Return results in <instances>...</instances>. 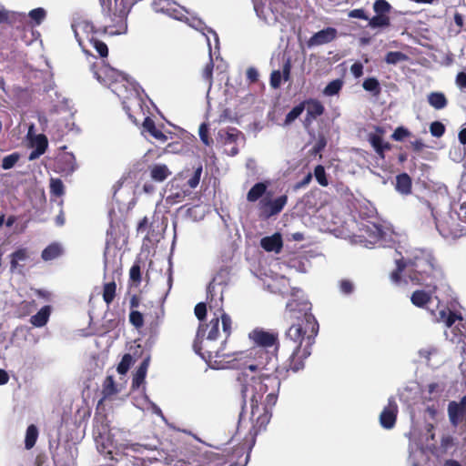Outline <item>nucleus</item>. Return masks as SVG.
<instances>
[{
    "label": "nucleus",
    "mask_w": 466,
    "mask_h": 466,
    "mask_svg": "<svg viewBox=\"0 0 466 466\" xmlns=\"http://www.w3.org/2000/svg\"><path fill=\"white\" fill-rule=\"evenodd\" d=\"M225 363L231 368L240 365L233 362L241 361L244 371L238 378L242 407L250 401V420L252 427L249 433L256 437L265 431L272 417V408L276 405L280 389V380L275 372L278 370V355L274 350L262 348H251L248 352L230 354Z\"/></svg>",
    "instance_id": "f257e3e1"
},
{
    "label": "nucleus",
    "mask_w": 466,
    "mask_h": 466,
    "mask_svg": "<svg viewBox=\"0 0 466 466\" xmlns=\"http://www.w3.org/2000/svg\"><path fill=\"white\" fill-rule=\"evenodd\" d=\"M216 281L214 278L207 288V301L210 310L215 309L213 317L208 323H200L196 339L193 343L195 352L200 355L207 362L214 363L218 369H223L225 366L222 364L226 359L231 358L230 353H226L224 348L212 350L209 343L216 340L219 334V321L222 323V330L225 334V340L230 336L232 331V319L223 309V294L220 293V298L216 299Z\"/></svg>",
    "instance_id": "f03ea898"
},
{
    "label": "nucleus",
    "mask_w": 466,
    "mask_h": 466,
    "mask_svg": "<svg viewBox=\"0 0 466 466\" xmlns=\"http://www.w3.org/2000/svg\"><path fill=\"white\" fill-rule=\"evenodd\" d=\"M286 310L293 321L286 331V339L295 345L289 359L288 370L297 372L304 368V360L311 354L319 323L311 313V303L308 300L292 299L287 303Z\"/></svg>",
    "instance_id": "7ed1b4c3"
},
{
    "label": "nucleus",
    "mask_w": 466,
    "mask_h": 466,
    "mask_svg": "<svg viewBox=\"0 0 466 466\" xmlns=\"http://www.w3.org/2000/svg\"><path fill=\"white\" fill-rule=\"evenodd\" d=\"M407 279L413 285L435 288L444 278L434 256L425 249H415L404 258Z\"/></svg>",
    "instance_id": "20e7f679"
},
{
    "label": "nucleus",
    "mask_w": 466,
    "mask_h": 466,
    "mask_svg": "<svg viewBox=\"0 0 466 466\" xmlns=\"http://www.w3.org/2000/svg\"><path fill=\"white\" fill-rule=\"evenodd\" d=\"M203 167L200 163L192 168H185L179 172L172 181V187L179 188V191L171 195V197L179 198L191 194L200 181Z\"/></svg>",
    "instance_id": "39448f33"
},
{
    "label": "nucleus",
    "mask_w": 466,
    "mask_h": 466,
    "mask_svg": "<svg viewBox=\"0 0 466 466\" xmlns=\"http://www.w3.org/2000/svg\"><path fill=\"white\" fill-rule=\"evenodd\" d=\"M218 451H207L195 452L194 451L185 459L180 460L181 466H229L228 452L226 450L217 449Z\"/></svg>",
    "instance_id": "423d86ee"
},
{
    "label": "nucleus",
    "mask_w": 466,
    "mask_h": 466,
    "mask_svg": "<svg viewBox=\"0 0 466 466\" xmlns=\"http://www.w3.org/2000/svg\"><path fill=\"white\" fill-rule=\"evenodd\" d=\"M127 15L128 10L124 5L120 7L116 6L114 12H107L103 15L106 25L103 27V33L110 35H121L127 33Z\"/></svg>",
    "instance_id": "0eeeda50"
},
{
    "label": "nucleus",
    "mask_w": 466,
    "mask_h": 466,
    "mask_svg": "<svg viewBox=\"0 0 466 466\" xmlns=\"http://www.w3.org/2000/svg\"><path fill=\"white\" fill-rule=\"evenodd\" d=\"M128 242V227L122 220H112L106 231V249L121 248Z\"/></svg>",
    "instance_id": "6e6552de"
},
{
    "label": "nucleus",
    "mask_w": 466,
    "mask_h": 466,
    "mask_svg": "<svg viewBox=\"0 0 466 466\" xmlns=\"http://www.w3.org/2000/svg\"><path fill=\"white\" fill-rule=\"evenodd\" d=\"M271 197L272 193L268 192V194L263 198H261L258 203L260 216L264 218H269L279 214L287 205V195H281L274 199L271 198Z\"/></svg>",
    "instance_id": "1a4fd4ad"
},
{
    "label": "nucleus",
    "mask_w": 466,
    "mask_h": 466,
    "mask_svg": "<svg viewBox=\"0 0 466 466\" xmlns=\"http://www.w3.org/2000/svg\"><path fill=\"white\" fill-rule=\"evenodd\" d=\"M427 205L431 210V216L435 220L436 228L443 238H457L462 235V229L460 228V225L455 218L451 216H446L441 219H437L431 204L427 202Z\"/></svg>",
    "instance_id": "9d476101"
},
{
    "label": "nucleus",
    "mask_w": 466,
    "mask_h": 466,
    "mask_svg": "<svg viewBox=\"0 0 466 466\" xmlns=\"http://www.w3.org/2000/svg\"><path fill=\"white\" fill-rule=\"evenodd\" d=\"M249 339L254 342L253 348H262L267 350L278 352L279 348L278 333L266 331L262 329H255L249 335Z\"/></svg>",
    "instance_id": "9b49d317"
},
{
    "label": "nucleus",
    "mask_w": 466,
    "mask_h": 466,
    "mask_svg": "<svg viewBox=\"0 0 466 466\" xmlns=\"http://www.w3.org/2000/svg\"><path fill=\"white\" fill-rule=\"evenodd\" d=\"M398 413L399 407L394 397L389 398L387 405L383 408L380 414V426L386 430H391L394 428L397 421Z\"/></svg>",
    "instance_id": "f8f14e48"
},
{
    "label": "nucleus",
    "mask_w": 466,
    "mask_h": 466,
    "mask_svg": "<svg viewBox=\"0 0 466 466\" xmlns=\"http://www.w3.org/2000/svg\"><path fill=\"white\" fill-rule=\"evenodd\" d=\"M385 130L381 127H375V133H370L368 135V141L381 159L385 158V151L391 149L392 146L390 143L384 141L383 135Z\"/></svg>",
    "instance_id": "ddd939ff"
},
{
    "label": "nucleus",
    "mask_w": 466,
    "mask_h": 466,
    "mask_svg": "<svg viewBox=\"0 0 466 466\" xmlns=\"http://www.w3.org/2000/svg\"><path fill=\"white\" fill-rule=\"evenodd\" d=\"M302 102L305 104V109L307 111L303 120V126L305 128H309L317 117L324 114L325 107L319 100L315 98H309Z\"/></svg>",
    "instance_id": "4468645a"
},
{
    "label": "nucleus",
    "mask_w": 466,
    "mask_h": 466,
    "mask_svg": "<svg viewBox=\"0 0 466 466\" xmlns=\"http://www.w3.org/2000/svg\"><path fill=\"white\" fill-rule=\"evenodd\" d=\"M448 414L450 421L454 427L466 420V395L459 402L452 400L449 403Z\"/></svg>",
    "instance_id": "2eb2a0df"
},
{
    "label": "nucleus",
    "mask_w": 466,
    "mask_h": 466,
    "mask_svg": "<svg viewBox=\"0 0 466 466\" xmlns=\"http://www.w3.org/2000/svg\"><path fill=\"white\" fill-rule=\"evenodd\" d=\"M438 284H435V288L424 287L425 289H417L412 292L410 296L411 303L418 308L426 307L432 299V295L438 289Z\"/></svg>",
    "instance_id": "dca6fc26"
},
{
    "label": "nucleus",
    "mask_w": 466,
    "mask_h": 466,
    "mask_svg": "<svg viewBox=\"0 0 466 466\" xmlns=\"http://www.w3.org/2000/svg\"><path fill=\"white\" fill-rule=\"evenodd\" d=\"M337 36V30L334 27H327L315 33L308 41L309 46H321L333 41Z\"/></svg>",
    "instance_id": "f3484780"
},
{
    "label": "nucleus",
    "mask_w": 466,
    "mask_h": 466,
    "mask_svg": "<svg viewBox=\"0 0 466 466\" xmlns=\"http://www.w3.org/2000/svg\"><path fill=\"white\" fill-rule=\"evenodd\" d=\"M228 452L229 466H246L249 460V453L244 445L237 446Z\"/></svg>",
    "instance_id": "a211bd4d"
},
{
    "label": "nucleus",
    "mask_w": 466,
    "mask_h": 466,
    "mask_svg": "<svg viewBox=\"0 0 466 466\" xmlns=\"http://www.w3.org/2000/svg\"><path fill=\"white\" fill-rule=\"evenodd\" d=\"M261 248L268 252L279 253L283 248V240L280 233L264 237L260 240Z\"/></svg>",
    "instance_id": "6ab92c4d"
},
{
    "label": "nucleus",
    "mask_w": 466,
    "mask_h": 466,
    "mask_svg": "<svg viewBox=\"0 0 466 466\" xmlns=\"http://www.w3.org/2000/svg\"><path fill=\"white\" fill-rule=\"evenodd\" d=\"M407 270L404 258L396 259V268L390 274V281L396 286L407 283Z\"/></svg>",
    "instance_id": "aec40b11"
},
{
    "label": "nucleus",
    "mask_w": 466,
    "mask_h": 466,
    "mask_svg": "<svg viewBox=\"0 0 466 466\" xmlns=\"http://www.w3.org/2000/svg\"><path fill=\"white\" fill-rule=\"evenodd\" d=\"M8 25L17 30L29 31L33 35V26L28 23L27 16L25 14L12 12Z\"/></svg>",
    "instance_id": "412c9836"
},
{
    "label": "nucleus",
    "mask_w": 466,
    "mask_h": 466,
    "mask_svg": "<svg viewBox=\"0 0 466 466\" xmlns=\"http://www.w3.org/2000/svg\"><path fill=\"white\" fill-rule=\"evenodd\" d=\"M123 109L125 110V112L128 116L129 119L133 123H135V124L138 123V120L137 119V117L133 114V112L138 113V114H141V113L143 114V109H142L140 99L136 97L134 99H127L126 101H123Z\"/></svg>",
    "instance_id": "4be33fe9"
},
{
    "label": "nucleus",
    "mask_w": 466,
    "mask_h": 466,
    "mask_svg": "<svg viewBox=\"0 0 466 466\" xmlns=\"http://www.w3.org/2000/svg\"><path fill=\"white\" fill-rule=\"evenodd\" d=\"M268 182L256 183L248 192L247 200L250 203L260 201L268 194Z\"/></svg>",
    "instance_id": "5701e85b"
},
{
    "label": "nucleus",
    "mask_w": 466,
    "mask_h": 466,
    "mask_svg": "<svg viewBox=\"0 0 466 466\" xmlns=\"http://www.w3.org/2000/svg\"><path fill=\"white\" fill-rule=\"evenodd\" d=\"M34 150L29 155V159L34 160L42 156L47 149L48 141L45 135H38L35 137L34 142Z\"/></svg>",
    "instance_id": "b1692460"
},
{
    "label": "nucleus",
    "mask_w": 466,
    "mask_h": 466,
    "mask_svg": "<svg viewBox=\"0 0 466 466\" xmlns=\"http://www.w3.org/2000/svg\"><path fill=\"white\" fill-rule=\"evenodd\" d=\"M142 126L144 130L148 132L157 140L161 142H166L167 140V136L157 128L155 121L150 116H146L144 118Z\"/></svg>",
    "instance_id": "393cba45"
},
{
    "label": "nucleus",
    "mask_w": 466,
    "mask_h": 466,
    "mask_svg": "<svg viewBox=\"0 0 466 466\" xmlns=\"http://www.w3.org/2000/svg\"><path fill=\"white\" fill-rule=\"evenodd\" d=\"M171 174V171L165 164H156L150 167V177L156 182L165 181Z\"/></svg>",
    "instance_id": "a878e982"
},
{
    "label": "nucleus",
    "mask_w": 466,
    "mask_h": 466,
    "mask_svg": "<svg viewBox=\"0 0 466 466\" xmlns=\"http://www.w3.org/2000/svg\"><path fill=\"white\" fill-rule=\"evenodd\" d=\"M427 101L431 106L436 110H441L448 105V99L442 92H431L427 96Z\"/></svg>",
    "instance_id": "bb28decb"
},
{
    "label": "nucleus",
    "mask_w": 466,
    "mask_h": 466,
    "mask_svg": "<svg viewBox=\"0 0 466 466\" xmlns=\"http://www.w3.org/2000/svg\"><path fill=\"white\" fill-rule=\"evenodd\" d=\"M51 307L44 306L36 314L30 318V323L36 328L44 327L50 317Z\"/></svg>",
    "instance_id": "cd10ccee"
},
{
    "label": "nucleus",
    "mask_w": 466,
    "mask_h": 466,
    "mask_svg": "<svg viewBox=\"0 0 466 466\" xmlns=\"http://www.w3.org/2000/svg\"><path fill=\"white\" fill-rule=\"evenodd\" d=\"M412 181L407 173H401L396 177V189L401 194L408 195L411 192Z\"/></svg>",
    "instance_id": "c85d7f7f"
},
{
    "label": "nucleus",
    "mask_w": 466,
    "mask_h": 466,
    "mask_svg": "<svg viewBox=\"0 0 466 466\" xmlns=\"http://www.w3.org/2000/svg\"><path fill=\"white\" fill-rule=\"evenodd\" d=\"M116 296V283L115 280L106 282L103 285V300L106 306H110Z\"/></svg>",
    "instance_id": "c756f323"
},
{
    "label": "nucleus",
    "mask_w": 466,
    "mask_h": 466,
    "mask_svg": "<svg viewBox=\"0 0 466 466\" xmlns=\"http://www.w3.org/2000/svg\"><path fill=\"white\" fill-rule=\"evenodd\" d=\"M362 87L375 97H378L381 93L380 84L376 77L366 78L362 83Z\"/></svg>",
    "instance_id": "7c9ffc66"
},
{
    "label": "nucleus",
    "mask_w": 466,
    "mask_h": 466,
    "mask_svg": "<svg viewBox=\"0 0 466 466\" xmlns=\"http://www.w3.org/2000/svg\"><path fill=\"white\" fill-rule=\"evenodd\" d=\"M368 20L369 26L371 28L388 27L390 25V18L386 14H376V15Z\"/></svg>",
    "instance_id": "2f4dec72"
},
{
    "label": "nucleus",
    "mask_w": 466,
    "mask_h": 466,
    "mask_svg": "<svg viewBox=\"0 0 466 466\" xmlns=\"http://www.w3.org/2000/svg\"><path fill=\"white\" fill-rule=\"evenodd\" d=\"M38 438L37 427L31 424L27 427L25 438V447L26 450H31L35 445Z\"/></svg>",
    "instance_id": "473e14b6"
},
{
    "label": "nucleus",
    "mask_w": 466,
    "mask_h": 466,
    "mask_svg": "<svg viewBox=\"0 0 466 466\" xmlns=\"http://www.w3.org/2000/svg\"><path fill=\"white\" fill-rule=\"evenodd\" d=\"M57 164L63 172L72 173L75 170V158L73 155H64L58 160Z\"/></svg>",
    "instance_id": "72a5a7b5"
},
{
    "label": "nucleus",
    "mask_w": 466,
    "mask_h": 466,
    "mask_svg": "<svg viewBox=\"0 0 466 466\" xmlns=\"http://www.w3.org/2000/svg\"><path fill=\"white\" fill-rule=\"evenodd\" d=\"M240 135H241V132L238 131L237 128H230L228 130H220L218 132V136L220 137V138L224 144L235 143Z\"/></svg>",
    "instance_id": "f704fd0d"
},
{
    "label": "nucleus",
    "mask_w": 466,
    "mask_h": 466,
    "mask_svg": "<svg viewBox=\"0 0 466 466\" xmlns=\"http://www.w3.org/2000/svg\"><path fill=\"white\" fill-rule=\"evenodd\" d=\"M36 308L35 301L33 300H23L21 301L16 308V312L18 317H25L33 312V310Z\"/></svg>",
    "instance_id": "c9c22d12"
},
{
    "label": "nucleus",
    "mask_w": 466,
    "mask_h": 466,
    "mask_svg": "<svg viewBox=\"0 0 466 466\" xmlns=\"http://www.w3.org/2000/svg\"><path fill=\"white\" fill-rule=\"evenodd\" d=\"M408 56L400 51H390L386 54L384 61L389 65H396L408 60Z\"/></svg>",
    "instance_id": "e433bc0d"
},
{
    "label": "nucleus",
    "mask_w": 466,
    "mask_h": 466,
    "mask_svg": "<svg viewBox=\"0 0 466 466\" xmlns=\"http://www.w3.org/2000/svg\"><path fill=\"white\" fill-rule=\"evenodd\" d=\"M46 16V12L42 7H37L33 10H31L28 14V17L31 19V22L33 25H31L33 27L35 25H39L42 24V22L45 20Z\"/></svg>",
    "instance_id": "4c0bfd02"
},
{
    "label": "nucleus",
    "mask_w": 466,
    "mask_h": 466,
    "mask_svg": "<svg viewBox=\"0 0 466 466\" xmlns=\"http://www.w3.org/2000/svg\"><path fill=\"white\" fill-rule=\"evenodd\" d=\"M27 251L25 248H18L11 254L10 268L14 271L18 267V262L27 258Z\"/></svg>",
    "instance_id": "58836bf2"
},
{
    "label": "nucleus",
    "mask_w": 466,
    "mask_h": 466,
    "mask_svg": "<svg viewBox=\"0 0 466 466\" xmlns=\"http://www.w3.org/2000/svg\"><path fill=\"white\" fill-rule=\"evenodd\" d=\"M60 254L61 249L59 246L56 244H51L42 251L41 257L44 260L47 261L57 258Z\"/></svg>",
    "instance_id": "ea45409f"
},
{
    "label": "nucleus",
    "mask_w": 466,
    "mask_h": 466,
    "mask_svg": "<svg viewBox=\"0 0 466 466\" xmlns=\"http://www.w3.org/2000/svg\"><path fill=\"white\" fill-rule=\"evenodd\" d=\"M343 81L340 79H335L329 82L323 90V94L328 96L338 95L341 90Z\"/></svg>",
    "instance_id": "a19ab883"
},
{
    "label": "nucleus",
    "mask_w": 466,
    "mask_h": 466,
    "mask_svg": "<svg viewBox=\"0 0 466 466\" xmlns=\"http://www.w3.org/2000/svg\"><path fill=\"white\" fill-rule=\"evenodd\" d=\"M305 104L300 102L299 105L295 106L287 115L284 120L285 125H289L293 121H295L304 111Z\"/></svg>",
    "instance_id": "79ce46f5"
},
{
    "label": "nucleus",
    "mask_w": 466,
    "mask_h": 466,
    "mask_svg": "<svg viewBox=\"0 0 466 466\" xmlns=\"http://www.w3.org/2000/svg\"><path fill=\"white\" fill-rule=\"evenodd\" d=\"M51 196L60 198L65 194V187L60 178H51L50 180Z\"/></svg>",
    "instance_id": "37998d69"
},
{
    "label": "nucleus",
    "mask_w": 466,
    "mask_h": 466,
    "mask_svg": "<svg viewBox=\"0 0 466 466\" xmlns=\"http://www.w3.org/2000/svg\"><path fill=\"white\" fill-rule=\"evenodd\" d=\"M147 361H148L147 360H145L141 363L139 368L137 369V370L135 374V377L133 379V385H136L138 387L140 385V383L145 380L147 370V365H148Z\"/></svg>",
    "instance_id": "c03bdc74"
},
{
    "label": "nucleus",
    "mask_w": 466,
    "mask_h": 466,
    "mask_svg": "<svg viewBox=\"0 0 466 466\" xmlns=\"http://www.w3.org/2000/svg\"><path fill=\"white\" fill-rule=\"evenodd\" d=\"M129 322L136 329H141L144 326V315L138 310H131L129 313Z\"/></svg>",
    "instance_id": "a18cd8bd"
},
{
    "label": "nucleus",
    "mask_w": 466,
    "mask_h": 466,
    "mask_svg": "<svg viewBox=\"0 0 466 466\" xmlns=\"http://www.w3.org/2000/svg\"><path fill=\"white\" fill-rule=\"evenodd\" d=\"M314 176L318 183L322 187L329 185V180L326 176V171L323 166L318 165L314 169Z\"/></svg>",
    "instance_id": "49530a36"
},
{
    "label": "nucleus",
    "mask_w": 466,
    "mask_h": 466,
    "mask_svg": "<svg viewBox=\"0 0 466 466\" xmlns=\"http://www.w3.org/2000/svg\"><path fill=\"white\" fill-rule=\"evenodd\" d=\"M373 10L376 14H386L389 15L391 5L386 0H376L373 4Z\"/></svg>",
    "instance_id": "de8ad7c7"
},
{
    "label": "nucleus",
    "mask_w": 466,
    "mask_h": 466,
    "mask_svg": "<svg viewBox=\"0 0 466 466\" xmlns=\"http://www.w3.org/2000/svg\"><path fill=\"white\" fill-rule=\"evenodd\" d=\"M90 43L101 57H106L108 56V47L106 43L95 38H92Z\"/></svg>",
    "instance_id": "09e8293b"
},
{
    "label": "nucleus",
    "mask_w": 466,
    "mask_h": 466,
    "mask_svg": "<svg viewBox=\"0 0 466 466\" xmlns=\"http://www.w3.org/2000/svg\"><path fill=\"white\" fill-rule=\"evenodd\" d=\"M445 126L440 121H434L430 126V132L432 137H441L445 133Z\"/></svg>",
    "instance_id": "8fccbe9b"
},
{
    "label": "nucleus",
    "mask_w": 466,
    "mask_h": 466,
    "mask_svg": "<svg viewBox=\"0 0 466 466\" xmlns=\"http://www.w3.org/2000/svg\"><path fill=\"white\" fill-rule=\"evenodd\" d=\"M411 135L410 130L404 127H398L391 134V138L395 141H403Z\"/></svg>",
    "instance_id": "3c124183"
},
{
    "label": "nucleus",
    "mask_w": 466,
    "mask_h": 466,
    "mask_svg": "<svg viewBox=\"0 0 466 466\" xmlns=\"http://www.w3.org/2000/svg\"><path fill=\"white\" fill-rule=\"evenodd\" d=\"M199 137L203 144L210 146L213 143V139L208 136V126L206 123H202L198 130Z\"/></svg>",
    "instance_id": "603ef678"
},
{
    "label": "nucleus",
    "mask_w": 466,
    "mask_h": 466,
    "mask_svg": "<svg viewBox=\"0 0 466 466\" xmlns=\"http://www.w3.org/2000/svg\"><path fill=\"white\" fill-rule=\"evenodd\" d=\"M19 155L17 153L5 156L2 160V167L4 169H10L17 163Z\"/></svg>",
    "instance_id": "864d4df0"
},
{
    "label": "nucleus",
    "mask_w": 466,
    "mask_h": 466,
    "mask_svg": "<svg viewBox=\"0 0 466 466\" xmlns=\"http://www.w3.org/2000/svg\"><path fill=\"white\" fill-rule=\"evenodd\" d=\"M129 278L133 282H141V268L139 263H134L129 270Z\"/></svg>",
    "instance_id": "5fc2aeb1"
},
{
    "label": "nucleus",
    "mask_w": 466,
    "mask_h": 466,
    "mask_svg": "<svg viewBox=\"0 0 466 466\" xmlns=\"http://www.w3.org/2000/svg\"><path fill=\"white\" fill-rule=\"evenodd\" d=\"M207 311V303L205 302H199L195 306V315L197 319L201 322L206 319Z\"/></svg>",
    "instance_id": "6e6d98bb"
},
{
    "label": "nucleus",
    "mask_w": 466,
    "mask_h": 466,
    "mask_svg": "<svg viewBox=\"0 0 466 466\" xmlns=\"http://www.w3.org/2000/svg\"><path fill=\"white\" fill-rule=\"evenodd\" d=\"M132 357L129 354H125L117 366V371L120 374H125L131 364Z\"/></svg>",
    "instance_id": "4d7b16f0"
},
{
    "label": "nucleus",
    "mask_w": 466,
    "mask_h": 466,
    "mask_svg": "<svg viewBox=\"0 0 466 466\" xmlns=\"http://www.w3.org/2000/svg\"><path fill=\"white\" fill-rule=\"evenodd\" d=\"M282 75L279 70H273L270 74L269 84L272 88H279L281 85Z\"/></svg>",
    "instance_id": "13d9d810"
},
{
    "label": "nucleus",
    "mask_w": 466,
    "mask_h": 466,
    "mask_svg": "<svg viewBox=\"0 0 466 466\" xmlns=\"http://www.w3.org/2000/svg\"><path fill=\"white\" fill-rule=\"evenodd\" d=\"M454 24L456 25V29L454 30L455 35H459L462 32L464 26V18L461 14L459 12H455L454 16Z\"/></svg>",
    "instance_id": "bf43d9fd"
},
{
    "label": "nucleus",
    "mask_w": 466,
    "mask_h": 466,
    "mask_svg": "<svg viewBox=\"0 0 466 466\" xmlns=\"http://www.w3.org/2000/svg\"><path fill=\"white\" fill-rule=\"evenodd\" d=\"M339 289H340V291L346 295H349L350 293H352L353 289H354V286H353V283L349 280V279H342L340 282H339Z\"/></svg>",
    "instance_id": "052dcab7"
},
{
    "label": "nucleus",
    "mask_w": 466,
    "mask_h": 466,
    "mask_svg": "<svg viewBox=\"0 0 466 466\" xmlns=\"http://www.w3.org/2000/svg\"><path fill=\"white\" fill-rule=\"evenodd\" d=\"M348 16L350 18H359L363 20L369 19V16L366 15L364 9L362 8L350 10L348 14Z\"/></svg>",
    "instance_id": "680f3d73"
},
{
    "label": "nucleus",
    "mask_w": 466,
    "mask_h": 466,
    "mask_svg": "<svg viewBox=\"0 0 466 466\" xmlns=\"http://www.w3.org/2000/svg\"><path fill=\"white\" fill-rule=\"evenodd\" d=\"M290 72H291V61L290 59H287L282 66V78L284 81H289L290 78Z\"/></svg>",
    "instance_id": "e2e57ef3"
},
{
    "label": "nucleus",
    "mask_w": 466,
    "mask_h": 466,
    "mask_svg": "<svg viewBox=\"0 0 466 466\" xmlns=\"http://www.w3.org/2000/svg\"><path fill=\"white\" fill-rule=\"evenodd\" d=\"M213 68H214V64H213L212 59H210L209 62L205 66V67L203 69V77L209 82L212 79Z\"/></svg>",
    "instance_id": "0e129e2a"
},
{
    "label": "nucleus",
    "mask_w": 466,
    "mask_h": 466,
    "mask_svg": "<svg viewBox=\"0 0 466 466\" xmlns=\"http://www.w3.org/2000/svg\"><path fill=\"white\" fill-rule=\"evenodd\" d=\"M410 146L415 153L421 152L427 147L422 141V139H416L414 141H410Z\"/></svg>",
    "instance_id": "69168bd1"
},
{
    "label": "nucleus",
    "mask_w": 466,
    "mask_h": 466,
    "mask_svg": "<svg viewBox=\"0 0 466 466\" xmlns=\"http://www.w3.org/2000/svg\"><path fill=\"white\" fill-rule=\"evenodd\" d=\"M350 72L352 73V75L356 77V78H359L362 75H363V66L361 63L360 62H356L354 63L351 66H350Z\"/></svg>",
    "instance_id": "338daca9"
},
{
    "label": "nucleus",
    "mask_w": 466,
    "mask_h": 466,
    "mask_svg": "<svg viewBox=\"0 0 466 466\" xmlns=\"http://www.w3.org/2000/svg\"><path fill=\"white\" fill-rule=\"evenodd\" d=\"M455 83L460 88L466 89V73H458L456 76Z\"/></svg>",
    "instance_id": "774afa93"
}]
</instances>
